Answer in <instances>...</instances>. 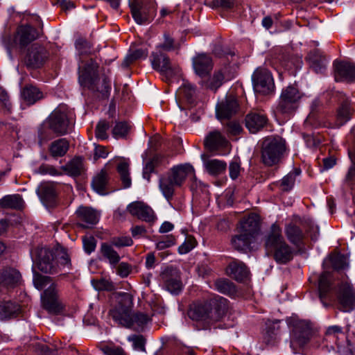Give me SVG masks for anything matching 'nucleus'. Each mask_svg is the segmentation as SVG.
<instances>
[{
    "label": "nucleus",
    "mask_w": 355,
    "mask_h": 355,
    "mask_svg": "<svg viewBox=\"0 0 355 355\" xmlns=\"http://www.w3.org/2000/svg\"><path fill=\"white\" fill-rule=\"evenodd\" d=\"M132 297L128 293H119L116 305L110 310L109 314L119 324L131 327L134 324L142 327L147 324L150 318L143 313H132Z\"/></svg>",
    "instance_id": "1"
},
{
    "label": "nucleus",
    "mask_w": 355,
    "mask_h": 355,
    "mask_svg": "<svg viewBox=\"0 0 355 355\" xmlns=\"http://www.w3.org/2000/svg\"><path fill=\"white\" fill-rule=\"evenodd\" d=\"M226 311L227 303L225 298H213L191 304L188 311V315L192 320L209 324L219 320L225 314Z\"/></svg>",
    "instance_id": "2"
},
{
    "label": "nucleus",
    "mask_w": 355,
    "mask_h": 355,
    "mask_svg": "<svg viewBox=\"0 0 355 355\" xmlns=\"http://www.w3.org/2000/svg\"><path fill=\"white\" fill-rule=\"evenodd\" d=\"M98 68L97 63L91 60L84 69L79 71L78 82L93 93L98 94V97L107 98L111 89L110 80L105 75L99 77Z\"/></svg>",
    "instance_id": "3"
},
{
    "label": "nucleus",
    "mask_w": 355,
    "mask_h": 355,
    "mask_svg": "<svg viewBox=\"0 0 355 355\" xmlns=\"http://www.w3.org/2000/svg\"><path fill=\"white\" fill-rule=\"evenodd\" d=\"M187 179H196L195 170L189 164L173 166L170 172L159 178V188L168 200L172 199L175 187H181Z\"/></svg>",
    "instance_id": "4"
},
{
    "label": "nucleus",
    "mask_w": 355,
    "mask_h": 355,
    "mask_svg": "<svg viewBox=\"0 0 355 355\" xmlns=\"http://www.w3.org/2000/svg\"><path fill=\"white\" fill-rule=\"evenodd\" d=\"M268 253H271L275 261L285 264L293 258V250L285 241L279 226L272 224L265 241Z\"/></svg>",
    "instance_id": "5"
},
{
    "label": "nucleus",
    "mask_w": 355,
    "mask_h": 355,
    "mask_svg": "<svg viewBox=\"0 0 355 355\" xmlns=\"http://www.w3.org/2000/svg\"><path fill=\"white\" fill-rule=\"evenodd\" d=\"M286 151V141L279 136L266 137L261 144V160L268 166L277 164Z\"/></svg>",
    "instance_id": "6"
},
{
    "label": "nucleus",
    "mask_w": 355,
    "mask_h": 355,
    "mask_svg": "<svg viewBox=\"0 0 355 355\" xmlns=\"http://www.w3.org/2000/svg\"><path fill=\"white\" fill-rule=\"evenodd\" d=\"M73 124L71 117L66 110L61 107L54 110L46 119V125L56 136H62L69 132Z\"/></svg>",
    "instance_id": "7"
},
{
    "label": "nucleus",
    "mask_w": 355,
    "mask_h": 355,
    "mask_svg": "<svg viewBox=\"0 0 355 355\" xmlns=\"http://www.w3.org/2000/svg\"><path fill=\"white\" fill-rule=\"evenodd\" d=\"M302 94L294 85H288L282 91L279 103L276 107L277 112L284 115L292 114L298 107Z\"/></svg>",
    "instance_id": "8"
},
{
    "label": "nucleus",
    "mask_w": 355,
    "mask_h": 355,
    "mask_svg": "<svg viewBox=\"0 0 355 355\" xmlns=\"http://www.w3.org/2000/svg\"><path fill=\"white\" fill-rule=\"evenodd\" d=\"M42 306L48 313L53 315L60 314L64 309V305L60 299L58 285L50 284L41 294Z\"/></svg>",
    "instance_id": "9"
},
{
    "label": "nucleus",
    "mask_w": 355,
    "mask_h": 355,
    "mask_svg": "<svg viewBox=\"0 0 355 355\" xmlns=\"http://www.w3.org/2000/svg\"><path fill=\"white\" fill-rule=\"evenodd\" d=\"M151 65L166 78L178 75L180 71L179 66L172 64L168 56L159 50L152 53Z\"/></svg>",
    "instance_id": "10"
},
{
    "label": "nucleus",
    "mask_w": 355,
    "mask_h": 355,
    "mask_svg": "<svg viewBox=\"0 0 355 355\" xmlns=\"http://www.w3.org/2000/svg\"><path fill=\"white\" fill-rule=\"evenodd\" d=\"M312 334V328L308 321L296 320L293 321L291 347L296 353V347H302L308 343Z\"/></svg>",
    "instance_id": "11"
},
{
    "label": "nucleus",
    "mask_w": 355,
    "mask_h": 355,
    "mask_svg": "<svg viewBox=\"0 0 355 355\" xmlns=\"http://www.w3.org/2000/svg\"><path fill=\"white\" fill-rule=\"evenodd\" d=\"M253 87L257 93L269 94L273 92L275 84L271 73L266 68L259 67L252 76Z\"/></svg>",
    "instance_id": "12"
},
{
    "label": "nucleus",
    "mask_w": 355,
    "mask_h": 355,
    "mask_svg": "<svg viewBox=\"0 0 355 355\" xmlns=\"http://www.w3.org/2000/svg\"><path fill=\"white\" fill-rule=\"evenodd\" d=\"M49 57V53L46 49L38 43H35L28 49L24 62L28 68L37 69L42 67Z\"/></svg>",
    "instance_id": "13"
},
{
    "label": "nucleus",
    "mask_w": 355,
    "mask_h": 355,
    "mask_svg": "<svg viewBox=\"0 0 355 355\" xmlns=\"http://www.w3.org/2000/svg\"><path fill=\"white\" fill-rule=\"evenodd\" d=\"M166 289L172 294L178 295L182 289L180 271L175 267L168 266L160 274Z\"/></svg>",
    "instance_id": "14"
},
{
    "label": "nucleus",
    "mask_w": 355,
    "mask_h": 355,
    "mask_svg": "<svg viewBox=\"0 0 355 355\" xmlns=\"http://www.w3.org/2000/svg\"><path fill=\"white\" fill-rule=\"evenodd\" d=\"M336 293L343 311H351L355 308V290L348 282L339 284Z\"/></svg>",
    "instance_id": "15"
},
{
    "label": "nucleus",
    "mask_w": 355,
    "mask_h": 355,
    "mask_svg": "<svg viewBox=\"0 0 355 355\" xmlns=\"http://www.w3.org/2000/svg\"><path fill=\"white\" fill-rule=\"evenodd\" d=\"M37 266L38 269L44 273L58 272V265L54 259L53 251L41 248L37 250Z\"/></svg>",
    "instance_id": "16"
},
{
    "label": "nucleus",
    "mask_w": 355,
    "mask_h": 355,
    "mask_svg": "<svg viewBox=\"0 0 355 355\" xmlns=\"http://www.w3.org/2000/svg\"><path fill=\"white\" fill-rule=\"evenodd\" d=\"M131 14L138 24L149 22L153 13L145 3V0H132L130 3Z\"/></svg>",
    "instance_id": "17"
},
{
    "label": "nucleus",
    "mask_w": 355,
    "mask_h": 355,
    "mask_svg": "<svg viewBox=\"0 0 355 355\" xmlns=\"http://www.w3.org/2000/svg\"><path fill=\"white\" fill-rule=\"evenodd\" d=\"M239 109L236 99L232 96H227L216 107V117L219 120L229 119L236 114Z\"/></svg>",
    "instance_id": "18"
},
{
    "label": "nucleus",
    "mask_w": 355,
    "mask_h": 355,
    "mask_svg": "<svg viewBox=\"0 0 355 355\" xmlns=\"http://www.w3.org/2000/svg\"><path fill=\"white\" fill-rule=\"evenodd\" d=\"M22 277L15 268L3 266L0 268V286L5 288H15L21 284Z\"/></svg>",
    "instance_id": "19"
},
{
    "label": "nucleus",
    "mask_w": 355,
    "mask_h": 355,
    "mask_svg": "<svg viewBox=\"0 0 355 355\" xmlns=\"http://www.w3.org/2000/svg\"><path fill=\"white\" fill-rule=\"evenodd\" d=\"M333 277L329 272H322L318 279V292L321 302L325 307L330 306V303L327 302L333 301V297L329 295L332 291Z\"/></svg>",
    "instance_id": "20"
},
{
    "label": "nucleus",
    "mask_w": 355,
    "mask_h": 355,
    "mask_svg": "<svg viewBox=\"0 0 355 355\" xmlns=\"http://www.w3.org/2000/svg\"><path fill=\"white\" fill-rule=\"evenodd\" d=\"M127 209L131 215L148 223H152L156 218L152 208L141 201L130 203Z\"/></svg>",
    "instance_id": "21"
},
{
    "label": "nucleus",
    "mask_w": 355,
    "mask_h": 355,
    "mask_svg": "<svg viewBox=\"0 0 355 355\" xmlns=\"http://www.w3.org/2000/svg\"><path fill=\"white\" fill-rule=\"evenodd\" d=\"M334 76L336 81L352 82L355 79V64L348 62H335Z\"/></svg>",
    "instance_id": "22"
},
{
    "label": "nucleus",
    "mask_w": 355,
    "mask_h": 355,
    "mask_svg": "<svg viewBox=\"0 0 355 355\" xmlns=\"http://www.w3.org/2000/svg\"><path fill=\"white\" fill-rule=\"evenodd\" d=\"M267 116L261 112L252 111L245 119V127L251 133H257L262 130L268 123Z\"/></svg>",
    "instance_id": "23"
},
{
    "label": "nucleus",
    "mask_w": 355,
    "mask_h": 355,
    "mask_svg": "<svg viewBox=\"0 0 355 355\" xmlns=\"http://www.w3.org/2000/svg\"><path fill=\"white\" fill-rule=\"evenodd\" d=\"M39 36L40 33L34 27L30 25H22L17 28L15 42H18L23 48L35 40Z\"/></svg>",
    "instance_id": "24"
},
{
    "label": "nucleus",
    "mask_w": 355,
    "mask_h": 355,
    "mask_svg": "<svg viewBox=\"0 0 355 355\" xmlns=\"http://www.w3.org/2000/svg\"><path fill=\"white\" fill-rule=\"evenodd\" d=\"M193 67L199 76H207L213 68L212 60L205 53L198 54L193 58Z\"/></svg>",
    "instance_id": "25"
},
{
    "label": "nucleus",
    "mask_w": 355,
    "mask_h": 355,
    "mask_svg": "<svg viewBox=\"0 0 355 355\" xmlns=\"http://www.w3.org/2000/svg\"><path fill=\"white\" fill-rule=\"evenodd\" d=\"M352 109L347 98L343 96L336 110V121L334 128H340L345 124L352 117Z\"/></svg>",
    "instance_id": "26"
},
{
    "label": "nucleus",
    "mask_w": 355,
    "mask_h": 355,
    "mask_svg": "<svg viewBox=\"0 0 355 355\" xmlns=\"http://www.w3.org/2000/svg\"><path fill=\"white\" fill-rule=\"evenodd\" d=\"M234 76V73L230 72L227 67H225L214 73L209 82L206 83V87L216 92L225 81L230 80Z\"/></svg>",
    "instance_id": "27"
},
{
    "label": "nucleus",
    "mask_w": 355,
    "mask_h": 355,
    "mask_svg": "<svg viewBox=\"0 0 355 355\" xmlns=\"http://www.w3.org/2000/svg\"><path fill=\"white\" fill-rule=\"evenodd\" d=\"M227 272L228 275L238 282H243L249 276V270L244 263L239 261H233L230 263Z\"/></svg>",
    "instance_id": "28"
},
{
    "label": "nucleus",
    "mask_w": 355,
    "mask_h": 355,
    "mask_svg": "<svg viewBox=\"0 0 355 355\" xmlns=\"http://www.w3.org/2000/svg\"><path fill=\"white\" fill-rule=\"evenodd\" d=\"M76 214L80 221L85 223V225H80L84 227H89L98 221V213L90 207H80L76 210Z\"/></svg>",
    "instance_id": "29"
},
{
    "label": "nucleus",
    "mask_w": 355,
    "mask_h": 355,
    "mask_svg": "<svg viewBox=\"0 0 355 355\" xmlns=\"http://www.w3.org/2000/svg\"><path fill=\"white\" fill-rule=\"evenodd\" d=\"M227 140L218 130L210 132L204 140L205 146L209 150H214L227 144Z\"/></svg>",
    "instance_id": "30"
},
{
    "label": "nucleus",
    "mask_w": 355,
    "mask_h": 355,
    "mask_svg": "<svg viewBox=\"0 0 355 355\" xmlns=\"http://www.w3.org/2000/svg\"><path fill=\"white\" fill-rule=\"evenodd\" d=\"M37 193L46 205H53L56 197L55 184L53 182L42 183L37 189Z\"/></svg>",
    "instance_id": "31"
},
{
    "label": "nucleus",
    "mask_w": 355,
    "mask_h": 355,
    "mask_svg": "<svg viewBox=\"0 0 355 355\" xmlns=\"http://www.w3.org/2000/svg\"><path fill=\"white\" fill-rule=\"evenodd\" d=\"M307 60L309 62L310 67L318 73H322L327 68V60L322 53L316 49L311 51Z\"/></svg>",
    "instance_id": "32"
},
{
    "label": "nucleus",
    "mask_w": 355,
    "mask_h": 355,
    "mask_svg": "<svg viewBox=\"0 0 355 355\" xmlns=\"http://www.w3.org/2000/svg\"><path fill=\"white\" fill-rule=\"evenodd\" d=\"M259 216L256 214H251L241 222L239 229L254 237L259 231Z\"/></svg>",
    "instance_id": "33"
},
{
    "label": "nucleus",
    "mask_w": 355,
    "mask_h": 355,
    "mask_svg": "<svg viewBox=\"0 0 355 355\" xmlns=\"http://www.w3.org/2000/svg\"><path fill=\"white\" fill-rule=\"evenodd\" d=\"M285 234L288 240L295 246L300 247L304 239L302 230L296 225L290 223L285 227Z\"/></svg>",
    "instance_id": "34"
},
{
    "label": "nucleus",
    "mask_w": 355,
    "mask_h": 355,
    "mask_svg": "<svg viewBox=\"0 0 355 355\" xmlns=\"http://www.w3.org/2000/svg\"><path fill=\"white\" fill-rule=\"evenodd\" d=\"M69 148V142L65 138L56 139L51 143L49 152L53 158L64 157Z\"/></svg>",
    "instance_id": "35"
},
{
    "label": "nucleus",
    "mask_w": 355,
    "mask_h": 355,
    "mask_svg": "<svg viewBox=\"0 0 355 355\" xmlns=\"http://www.w3.org/2000/svg\"><path fill=\"white\" fill-rule=\"evenodd\" d=\"M238 232L239 234L232 238L231 243L235 250L244 251L250 248L254 237L239 229Z\"/></svg>",
    "instance_id": "36"
},
{
    "label": "nucleus",
    "mask_w": 355,
    "mask_h": 355,
    "mask_svg": "<svg viewBox=\"0 0 355 355\" xmlns=\"http://www.w3.org/2000/svg\"><path fill=\"white\" fill-rule=\"evenodd\" d=\"M21 96L28 105H33L43 98L42 92L32 85H26L21 89Z\"/></svg>",
    "instance_id": "37"
},
{
    "label": "nucleus",
    "mask_w": 355,
    "mask_h": 355,
    "mask_svg": "<svg viewBox=\"0 0 355 355\" xmlns=\"http://www.w3.org/2000/svg\"><path fill=\"white\" fill-rule=\"evenodd\" d=\"M109 175L106 171L101 170L98 173L92 181V187L95 191L101 195L107 193V186L108 184Z\"/></svg>",
    "instance_id": "38"
},
{
    "label": "nucleus",
    "mask_w": 355,
    "mask_h": 355,
    "mask_svg": "<svg viewBox=\"0 0 355 355\" xmlns=\"http://www.w3.org/2000/svg\"><path fill=\"white\" fill-rule=\"evenodd\" d=\"M61 169L70 176H79L84 171L83 158L75 157L65 165L61 166Z\"/></svg>",
    "instance_id": "39"
},
{
    "label": "nucleus",
    "mask_w": 355,
    "mask_h": 355,
    "mask_svg": "<svg viewBox=\"0 0 355 355\" xmlns=\"http://www.w3.org/2000/svg\"><path fill=\"white\" fill-rule=\"evenodd\" d=\"M24 200L19 194L7 195L0 200V209H21Z\"/></svg>",
    "instance_id": "40"
},
{
    "label": "nucleus",
    "mask_w": 355,
    "mask_h": 355,
    "mask_svg": "<svg viewBox=\"0 0 355 355\" xmlns=\"http://www.w3.org/2000/svg\"><path fill=\"white\" fill-rule=\"evenodd\" d=\"M19 311V306L10 301L0 304V320L15 317Z\"/></svg>",
    "instance_id": "41"
},
{
    "label": "nucleus",
    "mask_w": 355,
    "mask_h": 355,
    "mask_svg": "<svg viewBox=\"0 0 355 355\" xmlns=\"http://www.w3.org/2000/svg\"><path fill=\"white\" fill-rule=\"evenodd\" d=\"M112 246L111 244L103 243L101 245V252L112 266H116L120 261V256Z\"/></svg>",
    "instance_id": "42"
},
{
    "label": "nucleus",
    "mask_w": 355,
    "mask_h": 355,
    "mask_svg": "<svg viewBox=\"0 0 355 355\" xmlns=\"http://www.w3.org/2000/svg\"><path fill=\"white\" fill-rule=\"evenodd\" d=\"M205 166L209 174L217 175L225 171L227 164L223 161L214 159L207 161Z\"/></svg>",
    "instance_id": "43"
},
{
    "label": "nucleus",
    "mask_w": 355,
    "mask_h": 355,
    "mask_svg": "<svg viewBox=\"0 0 355 355\" xmlns=\"http://www.w3.org/2000/svg\"><path fill=\"white\" fill-rule=\"evenodd\" d=\"M217 291L227 295H234L236 292V287L234 283L227 279H218L215 283Z\"/></svg>",
    "instance_id": "44"
},
{
    "label": "nucleus",
    "mask_w": 355,
    "mask_h": 355,
    "mask_svg": "<svg viewBox=\"0 0 355 355\" xmlns=\"http://www.w3.org/2000/svg\"><path fill=\"white\" fill-rule=\"evenodd\" d=\"M54 254V259L56 264L58 265V269L60 266L63 268H67L68 269L71 267V259L67 250L63 248H57Z\"/></svg>",
    "instance_id": "45"
},
{
    "label": "nucleus",
    "mask_w": 355,
    "mask_h": 355,
    "mask_svg": "<svg viewBox=\"0 0 355 355\" xmlns=\"http://www.w3.org/2000/svg\"><path fill=\"white\" fill-rule=\"evenodd\" d=\"M300 174V170L297 168L288 173L279 182V187L280 189L283 191H289L291 190L295 184L296 177Z\"/></svg>",
    "instance_id": "46"
},
{
    "label": "nucleus",
    "mask_w": 355,
    "mask_h": 355,
    "mask_svg": "<svg viewBox=\"0 0 355 355\" xmlns=\"http://www.w3.org/2000/svg\"><path fill=\"white\" fill-rule=\"evenodd\" d=\"M116 169L120 175L123 187L125 189L129 188L132 184L130 175L129 164L125 162H121L118 164Z\"/></svg>",
    "instance_id": "47"
},
{
    "label": "nucleus",
    "mask_w": 355,
    "mask_h": 355,
    "mask_svg": "<svg viewBox=\"0 0 355 355\" xmlns=\"http://www.w3.org/2000/svg\"><path fill=\"white\" fill-rule=\"evenodd\" d=\"M131 129L130 125L126 121L116 122L112 129V135L115 139L125 138Z\"/></svg>",
    "instance_id": "48"
},
{
    "label": "nucleus",
    "mask_w": 355,
    "mask_h": 355,
    "mask_svg": "<svg viewBox=\"0 0 355 355\" xmlns=\"http://www.w3.org/2000/svg\"><path fill=\"white\" fill-rule=\"evenodd\" d=\"M148 55V52L141 49H136L130 52L125 58L122 66L123 67H128L134 61L140 59L145 58Z\"/></svg>",
    "instance_id": "49"
},
{
    "label": "nucleus",
    "mask_w": 355,
    "mask_h": 355,
    "mask_svg": "<svg viewBox=\"0 0 355 355\" xmlns=\"http://www.w3.org/2000/svg\"><path fill=\"white\" fill-rule=\"evenodd\" d=\"M53 283L50 277L43 276L39 273H35L33 276V284L38 290H42L50 284Z\"/></svg>",
    "instance_id": "50"
},
{
    "label": "nucleus",
    "mask_w": 355,
    "mask_h": 355,
    "mask_svg": "<svg viewBox=\"0 0 355 355\" xmlns=\"http://www.w3.org/2000/svg\"><path fill=\"white\" fill-rule=\"evenodd\" d=\"M109 123L105 120L100 121L95 129V135L98 139H105L108 137L107 130L109 129Z\"/></svg>",
    "instance_id": "51"
},
{
    "label": "nucleus",
    "mask_w": 355,
    "mask_h": 355,
    "mask_svg": "<svg viewBox=\"0 0 355 355\" xmlns=\"http://www.w3.org/2000/svg\"><path fill=\"white\" fill-rule=\"evenodd\" d=\"M329 261L332 267L335 270L343 269L347 265L345 256L340 254L331 255L329 257Z\"/></svg>",
    "instance_id": "52"
},
{
    "label": "nucleus",
    "mask_w": 355,
    "mask_h": 355,
    "mask_svg": "<svg viewBox=\"0 0 355 355\" xmlns=\"http://www.w3.org/2000/svg\"><path fill=\"white\" fill-rule=\"evenodd\" d=\"M110 243L112 245L116 248H123L126 246H131L133 244L132 239L128 236H116L113 237Z\"/></svg>",
    "instance_id": "53"
},
{
    "label": "nucleus",
    "mask_w": 355,
    "mask_h": 355,
    "mask_svg": "<svg viewBox=\"0 0 355 355\" xmlns=\"http://www.w3.org/2000/svg\"><path fill=\"white\" fill-rule=\"evenodd\" d=\"M51 130L46 125V120L38 130L39 142L40 145L52 139Z\"/></svg>",
    "instance_id": "54"
},
{
    "label": "nucleus",
    "mask_w": 355,
    "mask_h": 355,
    "mask_svg": "<svg viewBox=\"0 0 355 355\" xmlns=\"http://www.w3.org/2000/svg\"><path fill=\"white\" fill-rule=\"evenodd\" d=\"M93 285L94 288L98 291H112L114 290V286L113 283L111 281L103 278L99 280L94 281Z\"/></svg>",
    "instance_id": "55"
},
{
    "label": "nucleus",
    "mask_w": 355,
    "mask_h": 355,
    "mask_svg": "<svg viewBox=\"0 0 355 355\" xmlns=\"http://www.w3.org/2000/svg\"><path fill=\"white\" fill-rule=\"evenodd\" d=\"M196 244V239L191 236L187 237L185 241L178 248L180 254H187L195 248Z\"/></svg>",
    "instance_id": "56"
},
{
    "label": "nucleus",
    "mask_w": 355,
    "mask_h": 355,
    "mask_svg": "<svg viewBox=\"0 0 355 355\" xmlns=\"http://www.w3.org/2000/svg\"><path fill=\"white\" fill-rule=\"evenodd\" d=\"M76 48L80 54H89L91 53L92 45L85 39L80 37L76 42Z\"/></svg>",
    "instance_id": "57"
},
{
    "label": "nucleus",
    "mask_w": 355,
    "mask_h": 355,
    "mask_svg": "<svg viewBox=\"0 0 355 355\" xmlns=\"http://www.w3.org/2000/svg\"><path fill=\"white\" fill-rule=\"evenodd\" d=\"M0 103L5 110L10 113L12 110V103L10 97L5 89L0 86Z\"/></svg>",
    "instance_id": "58"
},
{
    "label": "nucleus",
    "mask_w": 355,
    "mask_h": 355,
    "mask_svg": "<svg viewBox=\"0 0 355 355\" xmlns=\"http://www.w3.org/2000/svg\"><path fill=\"white\" fill-rule=\"evenodd\" d=\"M164 41L163 43L159 44L157 46L156 51H170L174 49V40L170 35L167 33H164Z\"/></svg>",
    "instance_id": "59"
},
{
    "label": "nucleus",
    "mask_w": 355,
    "mask_h": 355,
    "mask_svg": "<svg viewBox=\"0 0 355 355\" xmlns=\"http://www.w3.org/2000/svg\"><path fill=\"white\" fill-rule=\"evenodd\" d=\"M175 243V239L173 235H167L156 243L157 249L161 250L171 247Z\"/></svg>",
    "instance_id": "60"
},
{
    "label": "nucleus",
    "mask_w": 355,
    "mask_h": 355,
    "mask_svg": "<svg viewBox=\"0 0 355 355\" xmlns=\"http://www.w3.org/2000/svg\"><path fill=\"white\" fill-rule=\"evenodd\" d=\"M180 92L182 94L188 101H191L196 94V89L191 84L186 83L180 88Z\"/></svg>",
    "instance_id": "61"
},
{
    "label": "nucleus",
    "mask_w": 355,
    "mask_h": 355,
    "mask_svg": "<svg viewBox=\"0 0 355 355\" xmlns=\"http://www.w3.org/2000/svg\"><path fill=\"white\" fill-rule=\"evenodd\" d=\"M128 340L132 342L135 349L144 352L145 351V338L142 335H133L128 337Z\"/></svg>",
    "instance_id": "62"
},
{
    "label": "nucleus",
    "mask_w": 355,
    "mask_h": 355,
    "mask_svg": "<svg viewBox=\"0 0 355 355\" xmlns=\"http://www.w3.org/2000/svg\"><path fill=\"white\" fill-rule=\"evenodd\" d=\"M243 130L240 123L237 121H230L226 125L227 132L232 136L239 135Z\"/></svg>",
    "instance_id": "63"
},
{
    "label": "nucleus",
    "mask_w": 355,
    "mask_h": 355,
    "mask_svg": "<svg viewBox=\"0 0 355 355\" xmlns=\"http://www.w3.org/2000/svg\"><path fill=\"white\" fill-rule=\"evenodd\" d=\"M83 247L86 252L90 254L95 250L96 246V241L94 237L84 236L83 239Z\"/></svg>",
    "instance_id": "64"
}]
</instances>
